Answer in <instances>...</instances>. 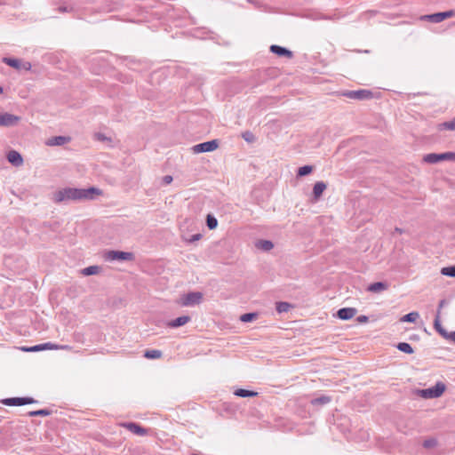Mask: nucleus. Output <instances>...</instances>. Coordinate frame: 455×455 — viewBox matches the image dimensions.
Instances as JSON below:
<instances>
[{"mask_svg":"<svg viewBox=\"0 0 455 455\" xmlns=\"http://www.w3.org/2000/svg\"><path fill=\"white\" fill-rule=\"evenodd\" d=\"M102 191L95 187L88 188H64L52 193V200L55 204L68 203L70 201L93 200Z\"/></svg>","mask_w":455,"mask_h":455,"instance_id":"f257e3e1","label":"nucleus"},{"mask_svg":"<svg viewBox=\"0 0 455 455\" xmlns=\"http://www.w3.org/2000/svg\"><path fill=\"white\" fill-rule=\"evenodd\" d=\"M203 300V293L200 291H191L180 297L179 304L182 307H194L199 305Z\"/></svg>","mask_w":455,"mask_h":455,"instance_id":"f03ea898","label":"nucleus"},{"mask_svg":"<svg viewBox=\"0 0 455 455\" xmlns=\"http://www.w3.org/2000/svg\"><path fill=\"white\" fill-rule=\"evenodd\" d=\"M342 96L355 100H367L373 98L374 93L366 89H360L356 91H343L340 93Z\"/></svg>","mask_w":455,"mask_h":455,"instance_id":"7ed1b4c3","label":"nucleus"},{"mask_svg":"<svg viewBox=\"0 0 455 455\" xmlns=\"http://www.w3.org/2000/svg\"><path fill=\"white\" fill-rule=\"evenodd\" d=\"M424 162L427 164H437L441 161H454L455 160V153L454 152H445L442 154L430 153L423 157Z\"/></svg>","mask_w":455,"mask_h":455,"instance_id":"20e7f679","label":"nucleus"},{"mask_svg":"<svg viewBox=\"0 0 455 455\" xmlns=\"http://www.w3.org/2000/svg\"><path fill=\"white\" fill-rule=\"evenodd\" d=\"M445 390V385L442 382H437L434 387L420 390V395L423 398H437L443 395Z\"/></svg>","mask_w":455,"mask_h":455,"instance_id":"39448f33","label":"nucleus"},{"mask_svg":"<svg viewBox=\"0 0 455 455\" xmlns=\"http://www.w3.org/2000/svg\"><path fill=\"white\" fill-rule=\"evenodd\" d=\"M455 16V10H449L446 12H436L433 14H427L422 16V20L432 22V23H439L444 20L445 19L451 18Z\"/></svg>","mask_w":455,"mask_h":455,"instance_id":"423d86ee","label":"nucleus"},{"mask_svg":"<svg viewBox=\"0 0 455 455\" xmlns=\"http://www.w3.org/2000/svg\"><path fill=\"white\" fill-rule=\"evenodd\" d=\"M219 147V142L217 140H212L209 141H205L203 143H199L195 145L192 148V150L195 154L205 153V152H212Z\"/></svg>","mask_w":455,"mask_h":455,"instance_id":"0eeeda50","label":"nucleus"},{"mask_svg":"<svg viewBox=\"0 0 455 455\" xmlns=\"http://www.w3.org/2000/svg\"><path fill=\"white\" fill-rule=\"evenodd\" d=\"M133 258V253L121 251H109L106 253V259L108 260L127 261L132 260Z\"/></svg>","mask_w":455,"mask_h":455,"instance_id":"6e6552de","label":"nucleus"},{"mask_svg":"<svg viewBox=\"0 0 455 455\" xmlns=\"http://www.w3.org/2000/svg\"><path fill=\"white\" fill-rule=\"evenodd\" d=\"M20 117L7 112L0 113V127H12L18 124Z\"/></svg>","mask_w":455,"mask_h":455,"instance_id":"1a4fd4ad","label":"nucleus"},{"mask_svg":"<svg viewBox=\"0 0 455 455\" xmlns=\"http://www.w3.org/2000/svg\"><path fill=\"white\" fill-rule=\"evenodd\" d=\"M1 403L7 406H21L34 403L36 401L31 397H12L5 398L2 400Z\"/></svg>","mask_w":455,"mask_h":455,"instance_id":"9d476101","label":"nucleus"},{"mask_svg":"<svg viewBox=\"0 0 455 455\" xmlns=\"http://www.w3.org/2000/svg\"><path fill=\"white\" fill-rule=\"evenodd\" d=\"M59 348L68 349V346H58V345L52 344L51 342H47V343H44V344L36 345L33 347H22L21 349L26 352H37V351H42L44 349H59Z\"/></svg>","mask_w":455,"mask_h":455,"instance_id":"9b49d317","label":"nucleus"},{"mask_svg":"<svg viewBox=\"0 0 455 455\" xmlns=\"http://www.w3.org/2000/svg\"><path fill=\"white\" fill-rule=\"evenodd\" d=\"M121 426L129 430L130 432L140 436H144L148 434V429L142 427L140 425L134 422H125L121 424Z\"/></svg>","mask_w":455,"mask_h":455,"instance_id":"f8f14e48","label":"nucleus"},{"mask_svg":"<svg viewBox=\"0 0 455 455\" xmlns=\"http://www.w3.org/2000/svg\"><path fill=\"white\" fill-rule=\"evenodd\" d=\"M269 49L272 53L279 57H286L288 59H291L293 57L292 52L286 49L285 47L277 44H272Z\"/></svg>","mask_w":455,"mask_h":455,"instance_id":"ddd939ff","label":"nucleus"},{"mask_svg":"<svg viewBox=\"0 0 455 455\" xmlns=\"http://www.w3.org/2000/svg\"><path fill=\"white\" fill-rule=\"evenodd\" d=\"M356 312L355 307H343L338 310L337 315L341 320H349L356 315Z\"/></svg>","mask_w":455,"mask_h":455,"instance_id":"4468645a","label":"nucleus"},{"mask_svg":"<svg viewBox=\"0 0 455 455\" xmlns=\"http://www.w3.org/2000/svg\"><path fill=\"white\" fill-rule=\"evenodd\" d=\"M191 318L188 315H182L180 317H177L176 319H173L167 323V326L170 328H178L180 326L185 325L188 322H190Z\"/></svg>","mask_w":455,"mask_h":455,"instance_id":"2eb2a0df","label":"nucleus"},{"mask_svg":"<svg viewBox=\"0 0 455 455\" xmlns=\"http://www.w3.org/2000/svg\"><path fill=\"white\" fill-rule=\"evenodd\" d=\"M434 328L435 331L445 339L448 340L450 332H448L441 324L439 312H436V315L434 321Z\"/></svg>","mask_w":455,"mask_h":455,"instance_id":"dca6fc26","label":"nucleus"},{"mask_svg":"<svg viewBox=\"0 0 455 455\" xmlns=\"http://www.w3.org/2000/svg\"><path fill=\"white\" fill-rule=\"evenodd\" d=\"M70 141V137L68 136H54L48 140V146H62Z\"/></svg>","mask_w":455,"mask_h":455,"instance_id":"f3484780","label":"nucleus"},{"mask_svg":"<svg viewBox=\"0 0 455 455\" xmlns=\"http://www.w3.org/2000/svg\"><path fill=\"white\" fill-rule=\"evenodd\" d=\"M7 159L8 161L15 165V166H20L23 163V159L21 157V155L15 151V150H11L8 155H7Z\"/></svg>","mask_w":455,"mask_h":455,"instance_id":"a211bd4d","label":"nucleus"},{"mask_svg":"<svg viewBox=\"0 0 455 455\" xmlns=\"http://www.w3.org/2000/svg\"><path fill=\"white\" fill-rule=\"evenodd\" d=\"M327 185L323 181H317L313 188V196L315 200L319 199L326 189Z\"/></svg>","mask_w":455,"mask_h":455,"instance_id":"6ab92c4d","label":"nucleus"},{"mask_svg":"<svg viewBox=\"0 0 455 455\" xmlns=\"http://www.w3.org/2000/svg\"><path fill=\"white\" fill-rule=\"evenodd\" d=\"M387 288H388V284L387 283L376 282V283H371L368 286L367 291H369L371 292L377 293V292L383 291L387 290Z\"/></svg>","mask_w":455,"mask_h":455,"instance_id":"aec40b11","label":"nucleus"},{"mask_svg":"<svg viewBox=\"0 0 455 455\" xmlns=\"http://www.w3.org/2000/svg\"><path fill=\"white\" fill-rule=\"evenodd\" d=\"M2 61L17 70H21V60L19 59L4 57Z\"/></svg>","mask_w":455,"mask_h":455,"instance_id":"412c9836","label":"nucleus"},{"mask_svg":"<svg viewBox=\"0 0 455 455\" xmlns=\"http://www.w3.org/2000/svg\"><path fill=\"white\" fill-rule=\"evenodd\" d=\"M234 395L239 397H254L258 395V393L251 390L238 388L234 392Z\"/></svg>","mask_w":455,"mask_h":455,"instance_id":"4be33fe9","label":"nucleus"},{"mask_svg":"<svg viewBox=\"0 0 455 455\" xmlns=\"http://www.w3.org/2000/svg\"><path fill=\"white\" fill-rule=\"evenodd\" d=\"M162 351L158 349L146 350L144 357L148 359H158L162 356Z\"/></svg>","mask_w":455,"mask_h":455,"instance_id":"5701e85b","label":"nucleus"},{"mask_svg":"<svg viewBox=\"0 0 455 455\" xmlns=\"http://www.w3.org/2000/svg\"><path fill=\"white\" fill-rule=\"evenodd\" d=\"M396 348L405 354H412L414 352L412 347L407 342H400L396 345Z\"/></svg>","mask_w":455,"mask_h":455,"instance_id":"b1692460","label":"nucleus"},{"mask_svg":"<svg viewBox=\"0 0 455 455\" xmlns=\"http://www.w3.org/2000/svg\"><path fill=\"white\" fill-rule=\"evenodd\" d=\"M331 397L328 395H322L317 398H315L311 401L313 405H324L331 402Z\"/></svg>","mask_w":455,"mask_h":455,"instance_id":"393cba45","label":"nucleus"},{"mask_svg":"<svg viewBox=\"0 0 455 455\" xmlns=\"http://www.w3.org/2000/svg\"><path fill=\"white\" fill-rule=\"evenodd\" d=\"M438 129L440 131H442V130L454 131L455 130V118L451 121H447V122H443V123L440 124L438 125Z\"/></svg>","mask_w":455,"mask_h":455,"instance_id":"a878e982","label":"nucleus"},{"mask_svg":"<svg viewBox=\"0 0 455 455\" xmlns=\"http://www.w3.org/2000/svg\"><path fill=\"white\" fill-rule=\"evenodd\" d=\"M291 307V305L288 302H276L275 309L278 313H285L288 312L289 309Z\"/></svg>","mask_w":455,"mask_h":455,"instance_id":"bb28decb","label":"nucleus"},{"mask_svg":"<svg viewBox=\"0 0 455 455\" xmlns=\"http://www.w3.org/2000/svg\"><path fill=\"white\" fill-rule=\"evenodd\" d=\"M419 315L418 312H411L409 314H406L401 318L402 322H408V323H414L418 318Z\"/></svg>","mask_w":455,"mask_h":455,"instance_id":"cd10ccee","label":"nucleus"},{"mask_svg":"<svg viewBox=\"0 0 455 455\" xmlns=\"http://www.w3.org/2000/svg\"><path fill=\"white\" fill-rule=\"evenodd\" d=\"M206 225L209 229L212 230L217 228L218 220L213 215L208 214L206 217Z\"/></svg>","mask_w":455,"mask_h":455,"instance_id":"c85d7f7f","label":"nucleus"},{"mask_svg":"<svg viewBox=\"0 0 455 455\" xmlns=\"http://www.w3.org/2000/svg\"><path fill=\"white\" fill-rule=\"evenodd\" d=\"M100 267L99 266H90L82 270V274L84 275H96L100 272Z\"/></svg>","mask_w":455,"mask_h":455,"instance_id":"c756f323","label":"nucleus"},{"mask_svg":"<svg viewBox=\"0 0 455 455\" xmlns=\"http://www.w3.org/2000/svg\"><path fill=\"white\" fill-rule=\"evenodd\" d=\"M313 171V167L311 165H304L302 167H299L297 172L298 177H303L306 175H308Z\"/></svg>","mask_w":455,"mask_h":455,"instance_id":"7c9ffc66","label":"nucleus"},{"mask_svg":"<svg viewBox=\"0 0 455 455\" xmlns=\"http://www.w3.org/2000/svg\"><path fill=\"white\" fill-rule=\"evenodd\" d=\"M441 274L443 275L455 277V265L443 267L441 269Z\"/></svg>","mask_w":455,"mask_h":455,"instance_id":"2f4dec72","label":"nucleus"},{"mask_svg":"<svg viewBox=\"0 0 455 455\" xmlns=\"http://www.w3.org/2000/svg\"><path fill=\"white\" fill-rule=\"evenodd\" d=\"M258 246L264 251H269L274 247V244L269 240H260L258 243Z\"/></svg>","mask_w":455,"mask_h":455,"instance_id":"473e14b6","label":"nucleus"},{"mask_svg":"<svg viewBox=\"0 0 455 455\" xmlns=\"http://www.w3.org/2000/svg\"><path fill=\"white\" fill-rule=\"evenodd\" d=\"M51 414V411L48 409H41L37 411H32L28 412V415L31 417L35 416H48Z\"/></svg>","mask_w":455,"mask_h":455,"instance_id":"72a5a7b5","label":"nucleus"},{"mask_svg":"<svg viewBox=\"0 0 455 455\" xmlns=\"http://www.w3.org/2000/svg\"><path fill=\"white\" fill-rule=\"evenodd\" d=\"M258 315L256 313H246L240 316V320L244 323H249L256 319Z\"/></svg>","mask_w":455,"mask_h":455,"instance_id":"f704fd0d","label":"nucleus"},{"mask_svg":"<svg viewBox=\"0 0 455 455\" xmlns=\"http://www.w3.org/2000/svg\"><path fill=\"white\" fill-rule=\"evenodd\" d=\"M423 447L426 449H432L437 445V440L435 438H428L423 442Z\"/></svg>","mask_w":455,"mask_h":455,"instance_id":"c9c22d12","label":"nucleus"},{"mask_svg":"<svg viewBox=\"0 0 455 455\" xmlns=\"http://www.w3.org/2000/svg\"><path fill=\"white\" fill-rule=\"evenodd\" d=\"M242 137H243V139L245 141H247V142H253V141H254V140H255L254 135H253L251 132H249V131L244 132L242 134Z\"/></svg>","mask_w":455,"mask_h":455,"instance_id":"e433bc0d","label":"nucleus"},{"mask_svg":"<svg viewBox=\"0 0 455 455\" xmlns=\"http://www.w3.org/2000/svg\"><path fill=\"white\" fill-rule=\"evenodd\" d=\"M201 237H202V235H201V234H195V235H192V236L188 240V243H193V242L198 241Z\"/></svg>","mask_w":455,"mask_h":455,"instance_id":"4c0bfd02","label":"nucleus"},{"mask_svg":"<svg viewBox=\"0 0 455 455\" xmlns=\"http://www.w3.org/2000/svg\"><path fill=\"white\" fill-rule=\"evenodd\" d=\"M447 304V301L445 299H441L438 304V308L436 312H439V316L441 315V310L442 308Z\"/></svg>","mask_w":455,"mask_h":455,"instance_id":"58836bf2","label":"nucleus"},{"mask_svg":"<svg viewBox=\"0 0 455 455\" xmlns=\"http://www.w3.org/2000/svg\"><path fill=\"white\" fill-rule=\"evenodd\" d=\"M369 320L368 316L366 315H359L357 316L356 318V321L360 323H367Z\"/></svg>","mask_w":455,"mask_h":455,"instance_id":"ea45409f","label":"nucleus"},{"mask_svg":"<svg viewBox=\"0 0 455 455\" xmlns=\"http://www.w3.org/2000/svg\"><path fill=\"white\" fill-rule=\"evenodd\" d=\"M31 64L30 62H22L21 61V69H24V70H30L31 69Z\"/></svg>","mask_w":455,"mask_h":455,"instance_id":"a19ab883","label":"nucleus"},{"mask_svg":"<svg viewBox=\"0 0 455 455\" xmlns=\"http://www.w3.org/2000/svg\"><path fill=\"white\" fill-rule=\"evenodd\" d=\"M163 181L164 184H170L172 181V177L171 175H165L163 178Z\"/></svg>","mask_w":455,"mask_h":455,"instance_id":"79ce46f5","label":"nucleus"},{"mask_svg":"<svg viewBox=\"0 0 455 455\" xmlns=\"http://www.w3.org/2000/svg\"><path fill=\"white\" fill-rule=\"evenodd\" d=\"M448 340H451V341H453L455 343V331L450 332Z\"/></svg>","mask_w":455,"mask_h":455,"instance_id":"37998d69","label":"nucleus"},{"mask_svg":"<svg viewBox=\"0 0 455 455\" xmlns=\"http://www.w3.org/2000/svg\"><path fill=\"white\" fill-rule=\"evenodd\" d=\"M395 233H398V234H403V230L402 228H395Z\"/></svg>","mask_w":455,"mask_h":455,"instance_id":"c03bdc74","label":"nucleus"},{"mask_svg":"<svg viewBox=\"0 0 455 455\" xmlns=\"http://www.w3.org/2000/svg\"><path fill=\"white\" fill-rule=\"evenodd\" d=\"M60 10L62 11V12H67V8L66 7H64V8L60 7Z\"/></svg>","mask_w":455,"mask_h":455,"instance_id":"a18cd8bd","label":"nucleus"},{"mask_svg":"<svg viewBox=\"0 0 455 455\" xmlns=\"http://www.w3.org/2000/svg\"><path fill=\"white\" fill-rule=\"evenodd\" d=\"M3 92V88L0 86V93Z\"/></svg>","mask_w":455,"mask_h":455,"instance_id":"49530a36","label":"nucleus"}]
</instances>
